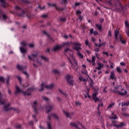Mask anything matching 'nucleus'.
<instances>
[{
	"label": "nucleus",
	"mask_w": 129,
	"mask_h": 129,
	"mask_svg": "<svg viewBox=\"0 0 129 129\" xmlns=\"http://www.w3.org/2000/svg\"><path fill=\"white\" fill-rule=\"evenodd\" d=\"M15 88L16 90L15 93L16 95H17L18 93H22V94L24 95V96H30V95H31L32 92L37 89V88L35 87V86L29 88L26 92H24L21 90V89H20V88H19V87H18L17 86L15 87Z\"/></svg>",
	"instance_id": "f257e3e1"
},
{
	"label": "nucleus",
	"mask_w": 129,
	"mask_h": 129,
	"mask_svg": "<svg viewBox=\"0 0 129 129\" xmlns=\"http://www.w3.org/2000/svg\"><path fill=\"white\" fill-rule=\"evenodd\" d=\"M68 59L70 61L73 69L77 70V69H78V63H77V61L75 60V58H74V56L71 54V57H68Z\"/></svg>",
	"instance_id": "f03ea898"
},
{
	"label": "nucleus",
	"mask_w": 129,
	"mask_h": 129,
	"mask_svg": "<svg viewBox=\"0 0 129 129\" xmlns=\"http://www.w3.org/2000/svg\"><path fill=\"white\" fill-rule=\"evenodd\" d=\"M55 86H54V84H50L49 85H45L44 83H42L40 85V90H39V91H43L44 90V88H46V89H53Z\"/></svg>",
	"instance_id": "7ed1b4c3"
},
{
	"label": "nucleus",
	"mask_w": 129,
	"mask_h": 129,
	"mask_svg": "<svg viewBox=\"0 0 129 129\" xmlns=\"http://www.w3.org/2000/svg\"><path fill=\"white\" fill-rule=\"evenodd\" d=\"M111 91L114 93H118L119 95H121V96H124V95H126V94H127V91L123 89H121V91L113 90H112Z\"/></svg>",
	"instance_id": "20e7f679"
},
{
	"label": "nucleus",
	"mask_w": 129,
	"mask_h": 129,
	"mask_svg": "<svg viewBox=\"0 0 129 129\" xmlns=\"http://www.w3.org/2000/svg\"><path fill=\"white\" fill-rule=\"evenodd\" d=\"M66 79L68 83H69V84H70V85L72 86H73V83L74 82V80H73V77L71 75H67Z\"/></svg>",
	"instance_id": "39448f33"
},
{
	"label": "nucleus",
	"mask_w": 129,
	"mask_h": 129,
	"mask_svg": "<svg viewBox=\"0 0 129 129\" xmlns=\"http://www.w3.org/2000/svg\"><path fill=\"white\" fill-rule=\"evenodd\" d=\"M97 94H98V93L97 92L94 93L92 96V98L94 100L95 102H100V99L97 97Z\"/></svg>",
	"instance_id": "423d86ee"
},
{
	"label": "nucleus",
	"mask_w": 129,
	"mask_h": 129,
	"mask_svg": "<svg viewBox=\"0 0 129 129\" xmlns=\"http://www.w3.org/2000/svg\"><path fill=\"white\" fill-rule=\"evenodd\" d=\"M97 94H98V93L97 92L94 93L92 96V98L94 100L95 102H100V99L97 97Z\"/></svg>",
	"instance_id": "0eeeda50"
},
{
	"label": "nucleus",
	"mask_w": 129,
	"mask_h": 129,
	"mask_svg": "<svg viewBox=\"0 0 129 129\" xmlns=\"http://www.w3.org/2000/svg\"><path fill=\"white\" fill-rule=\"evenodd\" d=\"M73 45L75 46L74 47L75 50L78 51V52H79V50H81V44L78 42H75L73 43Z\"/></svg>",
	"instance_id": "6e6552de"
},
{
	"label": "nucleus",
	"mask_w": 129,
	"mask_h": 129,
	"mask_svg": "<svg viewBox=\"0 0 129 129\" xmlns=\"http://www.w3.org/2000/svg\"><path fill=\"white\" fill-rule=\"evenodd\" d=\"M63 113L65 114L67 117H69V118H72V116L74 115V113H70L69 112H66L65 111H63Z\"/></svg>",
	"instance_id": "1a4fd4ad"
},
{
	"label": "nucleus",
	"mask_w": 129,
	"mask_h": 129,
	"mask_svg": "<svg viewBox=\"0 0 129 129\" xmlns=\"http://www.w3.org/2000/svg\"><path fill=\"white\" fill-rule=\"evenodd\" d=\"M53 107L54 106L52 105H48L46 106V113H49L53 109Z\"/></svg>",
	"instance_id": "9d476101"
},
{
	"label": "nucleus",
	"mask_w": 129,
	"mask_h": 129,
	"mask_svg": "<svg viewBox=\"0 0 129 129\" xmlns=\"http://www.w3.org/2000/svg\"><path fill=\"white\" fill-rule=\"evenodd\" d=\"M87 61H88V62H89V63H93V66H94L95 65V57L94 56H92V60L87 58Z\"/></svg>",
	"instance_id": "9b49d317"
},
{
	"label": "nucleus",
	"mask_w": 129,
	"mask_h": 129,
	"mask_svg": "<svg viewBox=\"0 0 129 129\" xmlns=\"http://www.w3.org/2000/svg\"><path fill=\"white\" fill-rule=\"evenodd\" d=\"M110 79L112 80H115L116 79V77L114 75V72L112 71L110 73Z\"/></svg>",
	"instance_id": "f8f14e48"
},
{
	"label": "nucleus",
	"mask_w": 129,
	"mask_h": 129,
	"mask_svg": "<svg viewBox=\"0 0 129 129\" xmlns=\"http://www.w3.org/2000/svg\"><path fill=\"white\" fill-rule=\"evenodd\" d=\"M10 106V103H8L7 104V105H5L4 106V109L5 110V111H8L11 109H14V108L12 107H9Z\"/></svg>",
	"instance_id": "ddd939ff"
},
{
	"label": "nucleus",
	"mask_w": 129,
	"mask_h": 129,
	"mask_svg": "<svg viewBox=\"0 0 129 129\" xmlns=\"http://www.w3.org/2000/svg\"><path fill=\"white\" fill-rule=\"evenodd\" d=\"M32 107L35 110V113H37V107H38V104L37 103V101L33 102Z\"/></svg>",
	"instance_id": "4468645a"
},
{
	"label": "nucleus",
	"mask_w": 129,
	"mask_h": 129,
	"mask_svg": "<svg viewBox=\"0 0 129 129\" xmlns=\"http://www.w3.org/2000/svg\"><path fill=\"white\" fill-rule=\"evenodd\" d=\"M59 49H61V46L56 45L52 47V51L53 52H56V51H58V50H59Z\"/></svg>",
	"instance_id": "2eb2a0df"
},
{
	"label": "nucleus",
	"mask_w": 129,
	"mask_h": 129,
	"mask_svg": "<svg viewBox=\"0 0 129 129\" xmlns=\"http://www.w3.org/2000/svg\"><path fill=\"white\" fill-rule=\"evenodd\" d=\"M17 68H18L19 70H21V71H23L24 69H26L27 68H26V67H24L22 66H20L18 64L17 66Z\"/></svg>",
	"instance_id": "dca6fc26"
},
{
	"label": "nucleus",
	"mask_w": 129,
	"mask_h": 129,
	"mask_svg": "<svg viewBox=\"0 0 129 129\" xmlns=\"http://www.w3.org/2000/svg\"><path fill=\"white\" fill-rule=\"evenodd\" d=\"M0 3L2 7H3V8H6L7 3H6V1H4V0H0Z\"/></svg>",
	"instance_id": "f3484780"
},
{
	"label": "nucleus",
	"mask_w": 129,
	"mask_h": 129,
	"mask_svg": "<svg viewBox=\"0 0 129 129\" xmlns=\"http://www.w3.org/2000/svg\"><path fill=\"white\" fill-rule=\"evenodd\" d=\"M3 96L2 95V93L0 92V105H3L6 103V101L2 100V97H3Z\"/></svg>",
	"instance_id": "a211bd4d"
},
{
	"label": "nucleus",
	"mask_w": 129,
	"mask_h": 129,
	"mask_svg": "<svg viewBox=\"0 0 129 129\" xmlns=\"http://www.w3.org/2000/svg\"><path fill=\"white\" fill-rule=\"evenodd\" d=\"M72 52V51H71V49H70L68 47L65 48L64 50V53L65 54V55H67V53H70Z\"/></svg>",
	"instance_id": "6ab92c4d"
},
{
	"label": "nucleus",
	"mask_w": 129,
	"mask_h": 129,
	"mask_svg": "<svg viewBox=\"0 0 129 129\" xmlns=\"http://www.w3.org/2000/svg\"><path fill=\"white\" fill-rule=\"evenodd\" d=\"M50 115H51V116H52L55 119H56V120H58L59 119V116H58V115H57V114H56L55 113H51Z\"/></svg>",
	"instance_id": "aec40b11"
},
{
	"label": "nucleus",
	"mask_w": 129,
	"mask_h": 129,
	"mask_svg": "<svg viewBox=\"0 0 129 129\" xmlns=\"http://www.w3.org/2000/svg\"><path fill=\"white\" fill-rule=\"evenodd\" d=\"M39 57L42 60H44V61H45L46 62H48L49 61V59L45 56L40 55Z\"/></svg>",
	"instance_id": "412c9836"
},
{
	"label": "nucleus",
	"mask_w": 129,
	"mask_h": 129,
	"mask_svg": "<svg viewBox=\"0 0 129 129\" xmlns=\"http://www.w3.org/2000/svg\"><path fill=\"white\" fill-rule=\"evenodd\" d=\"M97 65H98V67L96 68V69H97L98 70H100L101 68H103V64L102 63H98Z\"/></svg>",
	"instance_id": "4be33fe9"
},
{
	"label": "nucleus",
	"mask_w": 129,
	"mask_h": 129,
	"mask_svg": "<svg viewBox=\"0 0 129 129\" xmlns=\"http://www.w3.org/2000/svg\"><path fill=\"white\" fill-rule=\"evenodd\" d=\"M20 50L21 52V53H26L27 52V49H26V48L23 47H20Z\"/></svg>",
	"instance_id": "5701e85b"
},
{
	"label": "nucleus",
	"mask_w": 129,
	"mask_h": 129,
	"mask_svg": "<svg viewBox=\"0 0 129 129\" xmlns=\"http://www.w3.org/2000/svg\"><path fill=\"white\" fill-rule=\"evenodd\" d=\"M28 43L26 41H22L21 42V45L22 48H25L27 45Z\"/></svg>",
	"instance_id": "b1692460"
},
{
	"label": "nucleus",
	"mask_w": 129,
	"mask_h": 129,
	"mask_svg": "<svg viewBox=\"0 0 129 129\" xmlns=\"http://www.w3.org/2000/svg\"><path fill=\"white\" fill-rule=\"evenodd\" d=\"M112 116L110 117L109 118L110 119H117V117H116V115L114 114V113H112Z\"/></svg>",
	"instance_id": "393cba45"
},
{
	"label": "nucleus",
	"mask_w": 129,
	"mask_h": 129,
	"mask_svg": "<svg viewBox=\"0 0 129 129\" xmlns=\"http://www.w3.org/2000/svg\"><path fill=\"white\" fill-rule=\"evenodd\" d=\"M114 33H115V39H116V40H117V41H118V38H117V36L118 35V31H117V30H115L114 31Z\"/></svg>",
	"instance_id": "a878e982"
},
{
	"label": "nucleus",
	"mask_w": 129,
	"mask_h": 129,
	"mask_svg": "<svg viewBox=\"0 0 129 129\" xmlns=\"http://www.w3.org/2000/svg\"><path fill=\"white\" fill-rule=\"evenodd\" d=\"M31 56H32V59H33V60H34V61H35V60H38V55L32 54L31 55Z\"/></svg>",
	"instance_id": "bb28decb"
},
{
	"label": "nucleus",
	"mask_w": 129,
	"mask_h": 129,
	"mask_svg": "<svg viewBox=\"0 0 129 129\" xmlns=\"http://www.w3.org/2000/svg\"><path fill=\"white\" fill-rule=\"evenodd\" d=\"M119 37L120 41L122 43V44H125V40H122V36L120 34H119Z\"/></svg>",
	"instance_id": "cd10ccee"
},
{
	"label": "nucleus",
	"mask_w": 129,
	"mask_h": 129,
	"mask_svg": "<svg viewBox=\"0 0 129 129\" xmlns=\"http://www.w3.org/2000/svg\"><path fill=\"white\" fill-rule=\"evenodd\" d=\"M55 9H56L57 11H58L59 12H61L62 11H64V8H60V7L57 6H56Z\"/></svg>",
	"instance_id": "c85d7f7f"
},
{
	"label": "nucleus",
	"mask_w": 129,
	"mask_h": 129,
	"mask_svg": "<svg viewBox=\"0 0 129 129\" xmlns=\"http://www.w3.org/2000/svg\"><path fill=\"white\" fill-rule=\"evenodd\" d=\"M79 80H80V81H84V82H86L87 81V80L84 79L83 77H80L79 78Z\"/></svg>",
	"instance_id": "c756f323"
},
{
	"label": "nucleus",
	"mask_w": 129,
	"mask_h": 129,
	"mask_svg": "<svg viewBox=\"0 0 129 129\" xmlns=\"http://www.w3.org/2000/svg\"><path fill=\"white\" fill-rule=\"evenodd\" d=\"M96 27H97V28H98V29L100 31H101V29L102 28V26H101V25H99L98 24H96Z\"/></svg>",
	"instance_id": "7c9ffc66"
},
{
	"label": "nucleus",
	"mask_w": 129,
	"mask_h": 129,
	"mask_svg": "<svg viewBox=\"0 0 129 129\" xmlns=\"http://www.w3.org/2000/svg\"><path fill=\"white\" fill-rule=\"evenodd\" d=\"M58 91H59V93H61V94H62V95H64V96L67 97L68 96V95H67V94H65L64 93H63L62 91V90H61V89H59Z\"/></svg>",
	"instance_id": "2f4dec72"
},
{
	"label": "nucleus",
	"mask_w": 129,
	"mask_h": 129,
	"mask_svg": "<svg viewBox=\"0 0 129 129\" xmlns=\"http://www.w3.org/2000/svg\"><path fill=\"white\" fill-rule=\"evenodd\" d=\"M10 76H7V78L6 79V83H7V85H9V81H10Z\"/></svg>",
	"instance_id": "473e14b6"
},
{
	"label": "nucleus",
	"mask_w": 129,
	"mask_h": 129,
	"mask_svg": "<svg viewBox=\"0 0 129 129\" xmlns=\"http://www.w3.org/2000/svg\"><path fill=\"white\" fill-rule=\"evenodd\" d=\"M124 125H126L124 122H120V124H119V127H122V126H124Z\"/></svg>",
	"instance_id": "72a5a7b5"
},
{
	"label": "nucleus",
	"mask_w": 129,
	"mask_h": 129,
	"mask_svg": "<svg viewBox=\"0 0 129 129\" xmlns=\"http://www.w3.org/2000/svg\"><path fill=\"white\" fill-rule=\"evenodd\" d=\"M76 106H80L81 105V103L80 101L75 102Z\"/></svg>",
	"instance_id": "f704fd0d"
},
{
	"label": "nucleus",
	"mask_w": 129,
	"mask_h": 129,
	"mask_svg": "<svg viewBox=\"0 0 129 129\" xmlns=\"http://www.w3.org/2000/svg\"><path fill=\"white\" fill-rule=\"evenodd\" d=\"M78 55L81 58V59L83 58V54H82L80 52H78Z\"/></svg>",
	"instance_id": "c9c22d12"
},
{
	"label": "nucleus",
	"mask_w": 129,
	"mask_h": 129,
	"mask_svg": "<svg viewBox=\"0 0 129 129\" xmlns=\"http://www.w3.org/2000/svg\"><path fill=\"white\" fill-rule=\"evenodd\" d=\"M115 103H112L110 104L108 106V108H112V106H114Z\"/></svg>",
	"instance_id": "e433bc0d"
},
{
	"label": "nucleus",
	"mask_w": 129,
	"mask_h": 129,
	"mask_svg": "<svg viewBox=\"0 0 129 129\" xmlns=\"http://www.w3.org/2000/svg\"><path fill=\"white\" fill-rule=\"evenodd\" d=\"M28 46L29 47V48H34V47H35L34 44H28Z\"/></svg>",
	"instance_id": "4c0bfd02"
},
{
	"label": "nucleus",
	"mask_w": 129,
	"mask_h": 129,
	"mask_svg": "<svg viewBox=\"0 0 129 129\" xmlns=\"http://www.w3.org/2000/svg\"><path fill=\"white\" fill-rule=\"evenodd\" d=\"M89 82L90 83V86H92L93 85V81H92V80L90 79V80L89 81Z\"/></svg>",
	"instance_id": "58836bf2"
},
{
	"label": "nucleus",
	"mask_w": 129,
	"mask_h": 129,
	"mask_svg": "<svg viewBox=\"0 0 129 129\" xmlns=\"http://www.w3.org/2000/svg\"><path fill=\"white\" fill-rule=\"evenodd\" d=\"M117 71L118 73H121V69L119 67H117Z\"/></svg>",
	"instance_id": "ea45409f"
},
{
	"label": "nucleus",
	"mask_w": 129,
	"mask_h": 129,
	"mask_svg": "<svg viewBox=\"0 0 129 129\" xmlns=\"http://www.w3.org/2000/svg\"><path fill=\"white\" fill-rule=\"evenodd\" d=\"M0 82H5V78H4L3 77H0Z\"/></svg>",
	"instance_id": "a19ab883"
},
{
	"label": "nucleus",
	"mask_w": 129,
	"mask_h": 129,
	"mask_svg": "<svg viewBox=\"0 0 129 129\" xmlns=\"http://www.w3.org/2000/svg\"><path fill=\"white\" fill-rule=\"evenodd\" d=\"M23 74H25V75L26 76L27 78H29V74H28V72H23Z\"/></svg>",
	"instance_id": "79ce46f5"
},
{
	"label": "nucleus",
	"mask_w": 129,
	"mask_h": 129,
	"mask_svg": "<svg viewBox=\"0 0 129 129\" xmlns=\"http://www.w3.org/2000/svg\"><path fill=\"white\" fill-rule=\"evenodd\" d=\"M106 89H107V87L106 86L104 87V88L103 90V91L104 93H106L107 92V90Z\"/></svg>",
	"instance_id": "37998d69"
},
{
	"label": "nucleus",
	"mask_w": 129,
	"mask_h": 129,
	"mask_svg": "<svg viewBox=\"0 0 129 129\" xmlns=\"http://www.w3.org/2000/svg\"><path fill=\"white\" fill-rule=\"evenodd\" d=\"M17 78L19 81V83H21V82H22V79L21 78V77L17 76Z\"/></svg>",
	"instance_id": "c03bdc74"
},
{
	"label": "nucleus",
	"mask_w": 129,
	"mask_h": 129,
	"mask_svg": "<svg viewBox=\"0 0 129 129\" xmlns=\"http://www.w3.org/2000/svg\"><path fill=\"white\" fill-rule=\"evenodd\" d=\"M59 21L60 22H65V21H66V19L64 18H60Z\"/></svg>",
	"instance_id": "a18cd8bd"
},
{
	"label": "nucleus",
	"mask_w": 129,
	"mask_h": 129,
	"mask_svg": "<svg viewBox=\"0 0 129 129\" xmlns=\"http://www.w3.org/2000/svg\"><path fill=\"white\" fill-rule=\"evenodd\" d=\"M2 18H3L4 20H6V19H7V18H8V16H7V15H6V14H3V15H2Z\"/></svg>",
	"instance_id": "49530a36"
},
{
	"label": "nucleus",
	"mask_w": 129,
	"mask_h": 129,
	"mask_svg": "<svg viewBox=\"0 0 129 129\" xmlns=\"http://www.w3.org/2000/svg\"><path fill=\"white\" fill-rule=\"evenodd\" d=\"M42 99L45 100V101H48V100H49V99L45 97H42Z\"/></svg>",
	"instance_id": "de8ad7c7"
},
{
	"label": "nucleus",
	"mask_w": 129,
	"mask_h": 129,
	"mask_svg": "<svg viewBox=\"0 0 129 129\" xmlns=\"http://www.w3.org/2000/svg\"><path fill=\"white\" fill-rule=\"evenodd\" d=\"M103 54H104V55H106V56H107L108 57V56H109L108 52H107V51L103 52Z\"/></svg>",
	"instance_id": "09e8293b"
},
{
	"label": "nucleus",
	"mask_w": 129,
	"mask_h": 129,
	"mask_svg": "<svg viewBox=\"0 0 129 129\" xmlns=\"http://www.w3.org/2000/svg\"><path fill=\"white\" fill-rule=\"evenodd\" d=\"M82 12L80 10H78L77 12H76V14L77 15H81V14H82Z\"/></svg>",
	"instance_id": "8fccbe9b"
},
{
	"label": "nucleus",
	"mask_w": 129,
	"mask_h": 129,
	"mask_svg": "<svg viewBox=\"0 0 129 129\" xmlns=\"http://www.w3.org/2000/svg\"><path fill=\"white\" fill-rule=\"evenodd\" d=\"M94 51L97 53V52H99V51H100V49L98 48H97L94 49Z\"/></svg>",
	"instance_id": "3c124183"
},
{
	"label": "nucleus",
	"mask_w": 129,
	"mask_h": 129,
	"mask_svg": "<svg viewBox=\"0 0 129 129\" xmlns=\"http://www.w3.org/2000/svg\"><path fill=\"white\" fill-rule=\"evenodd\" d=\"M47 17H48V15L46 14L41 16V18H43V19H45V18H47Z\"/></svg>",
	"instance_id": "603ef678"
},
{
	"label": "nucleus",
	"mask_w": 129,
	"mask_h": 129,
	"mask_svg": "<svg viewBox=\"0 0 129 129\" xmlns=\"http://www.w3.org/2000/svg\"><path fill=\"white\" fill-rule=\"evenodd\" d=\"M89 44V41L87 39L85 41V45H86L87 46H88V45Z\"/></svg>",
	"instance_id": "864d4df0"
},
{
	"label": "nucleus",
	"mask_w": 129,
	"mask_h": 129,
	"mask_svg": "<svg viewBox=\"0 0 129 129\" xmlns=\"http://www.w3.org/2000/svg\"><path fill=\"white\" fill-rule=\"evenodd\" d=\"M125 25L126 27H129V23L127 21H126L125 22Z\"/></svg>",
	"instance_id": "5fc2aeb1"
},
{
	"label": "nucleus",
	"mask_w": 129,
	"mask_h": 129,
	"mask_svg": "<svg viewBox=\"0 0 129 129\" xmlns=\"http://www.w3.org/2000/svg\"><path fill=\"white\" fill-rule=\"evenodd\" d=\"M108 36H109V37H111V30H109Z\"/></svg>",
	"instance_id": "6e6d98bb"
},
{
	"label": "nucleus",
	"mask_w": 129,
	"mask_h": 129,
	"mask_svg": "<svg viewBox=\"0 0 129 129\" xmlns=\"http://www.w3.org/2000/svg\"><path fill=\"white\" fill-rule=\"evenodd\" d=\"M109 63H110V66L111 68L113 69V63L110 62V61H109Z\"/></svg>",
	"instance_id": "4d7b16f0"
},
{
	"label": "nucleus",
	"mask_w": 129,
	"mask_h": 129,
	"mask_svg": "<svg viewBox=\"0 0 129 129\" xmlns=\"http://www.w3.org/2000/svg\"><path fill=\"white\" fill-rule=\"evenodd\" d=\"M47 126L48 129H51V124H50V123H47Z\"/></svg>",
	"instance_id": "13d9d810"
},
{
	"label": "nucleus",
	"mask_w": 129,
	"mask_h": 129,
	"mask_svg": "<svg viewBox=\"0 0 129 129\" xmlns=\"http://www.w3.org/2000/svg\"><path fill=\"white\" fill-rule=\"evenodd\" d=\"M56 99H57V101H58V102H60V101H61V98H60V97H56Z\"/></svg>",
	"instance_id": "bf43d9fd"
},
{
	"label": "nucleus",
	"mask_w": 129,
	"mask_h": 129,
	"mask_svg": "<svg viewBox=\"0 0 129 129\" xmlns=\"http://www.w3.org/2000/svg\"><path fill=\"white\" fill-rule=\"evenodd\" d=\"M15 9H16V10H17V11H19L20 10H21V8L19 7L18 6H16L15 7Z\"/></svg>",
	"instance_id": "052dcab7"
},
{
	"label": "nucleus",
	"mask_w": 129,
	"mask_h": 129,
	"mask_svg": "<svg viewBox=\"0 0 129 129\" xmlns=\"http://www.w3.org/2000/svg\"><path fill=\"white\" fill-rule=\"evenodd\" d=\"M62 1V4H65L67 3V0H61Z\"/></svg>",
	"instance_id": "680f3d73"
},
{
	"label": "nucleus",
	"mask_w": 129,
	"mask_h": 129,
	"mask_svg": "<svg viewBox=\"0 0 129 129\" xmlns=\"http://www.w3.org/2000/svg\"><path fill=\"white\" fill-rule=\"evenodd\" d=\"M39 8L41 10H44V9H45V6H42V7H41V6L39 5Z\"/></svg>",
	"instance_id": "e2e57ef3"
},
{
	"label": "nucleus",
	"mask_w": 129,
	"mask_h": 129,
	"mask_svg": "<svg viewBox=\"0 0 129 129\" xmlns=\"http://www.w3.org/2000/svg\"><path fill=\"white\" fill-rule=\"evenodd\" d=\"M15 127H16V128H21V125H16L15 126Z\"/></svg>",
	"instance_id": "0e129e2a"
},
{
	"label": "nucleus",
	"mask_w": 129,
	"mask_h": 129,
	"mask_svg": "<svg viewBox=\"0 0 129 129\" xmlns=\"http://www.w3.org/2000/svg\"><path fill=\"white\" fill-rule=\"evenodd\" d=\"M124 105H125L126 106H128V105H129V101L126 102V103H124Z\"/></svg>",
	"instance_id": "69168bd1"
},
{
	"label": "nucleus",
	"mask_w": 129,
	"mask_h": 129,
	"mask_svg": "<svg viewBox=\"0 0 129 129\" xmlns=\"http://www.w3.org/2000/svg\"><path fill=\"white\" fill-rule=\"evenodd\" d=\"M94 32V31H93V29L92 28V29L90 30V34H91V35H92V34H93Z\"/></svg>",
	"instance_id": "338daca9"
},
{
	"label": "nucleus",
	"mask_w": 129,
	"mask_h": 129,
	"mask_svg": "<svg viewBox=\"0 0 129 129\" xmlns=\"http://www.w3.org/2000/svg\"><path fill=\"white\" fill-rule=\"evenodd\" d=\"M126 34L127 36H128V37H129V30H127L126 31Z\"/></svg>",
	"instance_id": "774afa93"
}]
</instances>
